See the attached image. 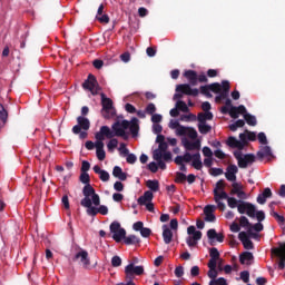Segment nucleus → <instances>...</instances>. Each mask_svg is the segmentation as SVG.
Returning <instances> with one entry per match:
<instances>
[{"instance_id":"1","label":"nucleus","mask_w":285,"mask_h":285,"mask_svg":"<svg viewBox=\"0 0 285 285\" xmlns=\"http://www.w3.org/2000/svg\"><path fill=\"white\" fill-rule=\"evenodd\" d=\"M130 130L132 137H137L139 135V119L136 117L131 118V120H116L111 128L108 126H101L100 130L95 134L96 141V155L99 161H104L106 159V150H104V140L112 139V137H121L127 141L130 137V134L126 130Z\"/></svg>"},{"instance_id":"2","label":"nucleus","mask_w":285,"mask_h":285,"mask_svg":"<svg viewBox=\"0 0 285 285\" xmlns=\"http://www.w3.org/2000/svg\"><path fill=\"white\" fill-rule=\"evenodd\" d=\"M80 206L87 208V215L90 217H96V215H108V207L101 205V198L99 194L95 193L92 189L87 191L86 198L80 200Z\"/></svg>"},{"instance_id":"3","label":"nucleus","mask_w":285,"mask_h":285,"mask_svg":"<svg viewBox=\"0 0 285 285\" xmlns=\"http://www.w3.org/2000/svg\"><path fill=\"white\" fill-rule=\"evenodd\" d=\"M184 77L189 81V83H183L176 86V92H180L181 95H187L188 97H198L199 89H191L190 86H197V71L195 70H186L184 72Z\"/></svg>"},{"instance_id":"4","label":"nucleus","mask_w":285,"mask_h":285,"mask_svg":"<svg viewBox=\"0 0 285 285\" xmlns=\"http://www.w3.org/2000/svg\"><path fill=\"white\" fill-rule=\"evenodd\" d=\"M101 97V115L105 119H110L115 117V109L112 107V99L106 97V94H100Z\"/></svg>"},{"instance_id":"5","label":"nucleus","mask_w":285,"mask_h":285,"mask_svg":"<svg viewBox=\"0 0 285 285\" xmlns=\"http://www.w3.org/2000/svg\"><path fill=\"white\" fill-rule=\"evenodd\" d=\"M274 257L278 258V269L284 271L285 268V243H277L276 247L271 249Z\"/></svg>"},{"instance_id":"6","label":"nucleus","mask_w":285,"mask_h":285,"mask_svg":"<svg viewBox=\"0 0 285 285\" xmlns=\"http://www.w3.org/2000/svg\"><path fill=\"white\" fill-rule=\"evenodd\" d=\"M72 262H78V264H80L82 268L88 271L90 268V256L88 255V250L86 249L78 250L73 255Z\"/></svg>"},{"instance_id":"7","label":"nucleus","mask_w":285,"mask_h":285,"mask_svg":"<svg viewBox=\"0 0 285 285\" xmlns=\"http://www.w3.org/2000/svg\"><path fill=\"white\" fill-rule=\"evenodd\" d=\"M82 88L85 90H89L91 95H99V82L97 81V77L95 75L89 73L87 80L82 83Z\"/></svg>"},{"instance_id":"8","label":"nucleus","mask_w":285,"mask_h":285,"mask_svg":"<svg viewBox=\"0 0 285 285\" xmlns=\"http://www.w3.org/2000/svg\"><path fill=\"white\" fill-rule=\"evenodd\" d=\"M110 233H112V239L118 244L121 239L126 238V229L121 228L119 222H112L109 226Z\"/></svg>"},{"instance_id":"9","label":"nucleus","mask_w":285,"mask_h":285,"mask_svg":"<svg viewBox=\"0 0 285 285\" xmlns=\"http://www.w3.org/2000/svg\"><path fill=\"white\" fill-rule=\"evenodd\" d=\"M237 210L239 215H245L246 213L247 217L255 218L256 207L252 203L239 200Z\"/></svg>"},{"instance_id":"10","label":"nucleus","mask_w":285,"mask_h":285,"mask_svg":"<svg viewBox=\"0 0 285 285\" xmlns=\"http://www.w3.org/2000/svg\"><path fill=\"white\" fill-rule=\"evenodd\" d=\"M234 157L238 161L240 168H248V164H255V156L253 154H246L242 156V151L234 153Z\"/></svg>"},{"instance_id":"11","label":"nucleus","mask_w":285,"mask_h":285,"mask_svg":"<svg viewBox=\"0 0 285 285\" xmlns=\"http://www.w3.org/2000/svg\"><path fill=\"white\" fill-rule=\"evenodd\" d=\"M187 233L189 235H193V236H188L186 239V243L189 246V248H193L197 244V242L202 239V232L197 230L195 226L191 225L187 228Z\"/></svg>"},{"instance_id":"12","label":"nucleus","mask_w":285,"mask_h":285,"mask_svg":"<svg viewBox=\"0 0 285 285\" xmlns=\"http://www.w3.org/2000/svg\"><path fill=\"white\" fill-rule=\"evenodd\" d=\"M77 124L72 127L73 135H79L81 130H90V120L83 116L77 117Z\"/></svg>"},{"instance_id":"13","label":"nucleus","mask_w":285,"mask_h":285,"mask_svg":"<svg viewBox=\"0 0 285 285\" xmlns=\"http://www.w3.org/2000/svg\"><path fill=\"white\" fill-rule=\"evenodd\" d=\"M79 181L81 184H85V186L82 188L83 199H86V195L88 194V191L90 193V190H94V193H97V191H95V187H92V185H90V175L88 173L81 171Z\"/></svg>"},{"instance_id":"14","label":"nucleus","mask_w":285,"mask_h":285,"mask_svg":"<svg viewBox=\"0 0 285 285\" xmlns=\"http://www.w3.org/2000/svg\"><path fill=\"white\" fill-rule=\"evenodd\" d=\"M237 173H239L237 165H228L225 173L227 181H237Z\"/></svg>"},{"instance_id":"15","label":"nucleus","mask_w":285,"mask_h":285,"mask_svg":"<svg viewBox=\"0 0 285 285\" xmlns=\"http://www.w3.org/2000/svg\"><path fill=\"white\" fill-rule=\"evenodd\" d=\"M238 239H239V242H242V244L246 250H253V248H255L253 240H250V238L248 237V234L246 232H240L238 234Z\"/></svg>"},{"instance_id":"16","label":"nucleus","mask_w":285,"mask_h":285,"mask_svg":"<svg viewBox=\"0 0 285 285\" xmlns=\"http://www.w3.org/2000/svg\"><path fill=\"white\" fill-rule=\"evenodd\" d=\"M269 197H273V191L271 188L266 187L263 193L257 196L256 202L257 204L264 205Z\"/></svg>"},{"instance_id":"17","label":"nucleus","mask_w":285,"mask_h":285,"mask_svg":"<svg viewBox=\"0 0 285 285\" xmlns=\"http://www.w3.org/2000/svg\"><path fill=\"white\" fill-rule=\"evenodd\" d=\"M154 197L155 195L153 194V191L150 190L145 191L144 195L138 198L139 206H146V204H149L150 202H153Z\"/></svg>"},{"instance_id":"18","label":"nucleus","mask_w":285,"mask_h":285,"mask_svg":"<svg viewBox=\"0 0 285 285\" xmlns=\"http://www.w3.org/2000/svg\"><path fill=\"white\" fill-rule=\"evenodd\" d=\"M112 176L116 177V179H119L120 181H126L128 179V174L124 173V169L119 166H115L112 169Z\"/></svg>"},{"instance_id":"19","label":"nucleus","mask_w":285,"mask_h":285,"mask_svg":"<svg viewBox=\"0 0 285 285\" xmlns=\"http://www.w3.org/2000/svg\"><path fill=\"white\" fill-rule=\"evenodd\" d=\"M226 144L229 146V148H238V150H244V144L237 140V138L234 136H229Z\"/></svg>"},{"instance_id":"20","label":"nucleus","mask_w":285,"mask_h":285,"mask_svg":"<svg viewBox=\"0 0 285 285\" xmlns=\"http://www.w3.org/2000/svg\"><path fill=\"white\" fill-rule=\"evenodd\" d=\"M191 166L195 168V170H202V168H204V164L202 163V154H199V151L193 155Z\"/></svg>"},{"instance_id":"21","label":"nucleus","mask_w":285,"mask_h":285,"mask_svg":"<svg viewBox=\"0 0 285 285\" xmlns=\"http://www.w3.org/2000/svg\"><path fill=\"white\" fill-rule=\"evenodd\" d=\"M163 238L165 244H170V242H173V230L168 225H163Z\"/></svg>"},{"instance_id":"22","label":"nucleus","mask_w":285,"mask_h":285,"mask_svg":"<svg viewBox=\"0 0 285 285\" xmlns=\"http://www.w3.org/2000/svg\"><path fill=\"white\" fill-rule=\"evenodd\" d=\"M184 147L186 150H200L202 149V141L196 140V141H190V140H185L184 141Z\"/></svg>"},{"instance_id":"23","label":"nucleus","mask_w":285,"mask_h":285,"mask_svg":"<svg viewBox=\"0 0 285 285\" xmlns=\"http://www.w3.org/2000/svg\"><path fill=\"white\" fill-rule=\"evenodd\" d=\"M256 157L258 159H264L265 157H273V150L268 146H264L257 151Z\"/></svg>"},{"instance_id":"24","label":"nucleus","mask_w":285,"mask_h":285,"mask_svg":"<svg viewBox=\"0 0 285 285\" xmlns=\"http://www.w3.org/2000/svg\"><path fill=\"white\" fill-rule=\"evenodd\" d=\"M207 266L209 268L207 272V277H209L212 281L217 279V275H219V272L217 271V264L208 263Z\"/></svg>"},{"instance_id":"25","label":"nucleus","mask_w":285,"mask_h":285,"mask_svg":"<svg viewBox=\"0 0 285 285\" xmlns=\"http://www.w3.org/2000/svg\"><path fill=\"white\" fill-rule=\"evenodd\" d=\"M255 257L253 256V253L250 252H244L239 255V262L240 264H247L249 266L250 262H253Z\"/></svg>"},{"instance_id":"26","label":"nucleus","mask_w":285,"mask_h":285,"mask_svg":"<svg viewBox=\"0 0 285 285\" xmlns=\"http://www.w3.org/2000/svg\"><path fill=\"white\" fill-rule=\"evenodd\" d=\"M218 94L220 99H228V92H230V82L228 80H223V89Z\"/></svg>"},{"instance_id":"27","label":"nucleus","mask_w":285,"mask_h":285,"mask_svg":"<svg viewBox=\"0 0 285 285\" xmlns=\"http://www.w3.org/2000/svg\"><path fill=\"white\" fill-rule=\"evenodd\" d=\"M207 237L208 239H216L219 244L224 242V234H217V230L215 229H208Z\"/></svg>"},{"instance_id":"28","label":"nucleus","mask_w":285,"mask_h":285,"mask_svg":"<svg viewBox=\"0 0 285 285\" xmlns=\"http://www.w3.org/2000/svg\"><path fill=\"white\" fill-rule=\"evenodd\" d=\"M175 164H190V161H193V155H190V153H185L184 156H177L174 159Z\"/></svg>"},{"instance_id":"29","label":"nucleus","mask_w":285,"mask_h":285,"mask_svg":"<svg viewBox=\"0 0 285 285\" xmlns=\"http://www.w3.org/2000/svg\"><path fill=\"white\" fill-rule=\"evenodd\" d=\"M197 119H198V124H206V121H213V112L210 111H205V114L200 112L198 114Z\"/></svg>"},{"instance_id":"30","label":"nucleus","mask_w":285,"mask_h":285,"mask_svg":"<svg viewBox=\"0 0 285 285\" xmlns=\"http://www.w3.org/2000/svg\"><path fill=\"white\" fill-rule=\"evenodd\" d=\"M126 268H130L132 275H144V266H135V263H130L126 266Z\"/></svg>"},{"instance_id":"31","label":"nucleus","mask_w":285,"mask_h":285,"mask_svg":"<svg viewBox=\"0 0 285 285\" xmlns=\"http://www.w3.org/2000/svg\"><path fill=\"white\" fill-rule=\"evenodd\" d=\"M209 256H210V259L208 264H217V261L219 259V250L217 249V247L210 248Z\"/></svg>"},{"instance_id":"32","label":"nucleus","mask_w":285,"mask_h":285,"mask_svg":"<svg viewBox=\"0 0 285 285\" xmlns=\"http://www.w3.org/2000/svg\"><path fill=\"white\" fill-rule=\"evenodd\" d=\"M146 186L147 188H149V190H151V193H158L159 190V180L154 179V180H147L146 181Z\"/></svg>"},{"instance_id":"33","label":"nucleus","mask_w":285,"mask_h":285,"mask_svg":"<svg viewBox=\"0 0 285 285\" xmlns=\"http://www.w3.org/2000/svg\"><path fill=\"white\" fill-rule=\"evenodd\" d=\"M124 242L127 246H132L135 244H139V242L141 240L136 235H129V236L125 235Z\"/></svg>"},{"instance_id":"34","label":"nucleus","mask_w":285,"mask_h":285,"mask_svg":"<svg viewBox=\"0 0 285 285\" xmlns=\"http://www.w3.org/2000/svg\"><path fill=\"white\" fill-rule=\"evenodd\" d=\"M110 139L107 144V148L109 153H115V148H117L119 146V140H117V138L112 137V138H107Z\"/></svg>"},{"instance_id":"35","label":"nucleus","mask_w":285,"mask_h":285,"mask_svg":"<svg viewBox=\"0 0 285 285\" xmlns=\"http://www.w3.org/2000/svg\"><path fill=\"white\" fill-rule=\"evenodd\" d=\"M210 130H213V127H210L206 122L198 124V131L200 132V135H208V132H210Z\"/></svg>"},{"instance_id":"36","label":"nucleus","mask_w":285,"mask_h":285,"mask_svg":"<svg viewBox=\"0 0 285 285\" xmlns=\"http://www.w3.org/2000/svg\"><path fill=\"white\" fill-rule=\"evenodd\" d=\"M222 199H228V194L226 191L214 190V202L219 203Z\"/></svg>"},{"instance_id":"37","label":"nucleus","mask_w":285,"mask_h":285,"mask_svg":"<svg viewBox=\"0 0 285 285\" xmlns=\"http://www.w3.org/2000/svg\"><path fill=\"white\" fill-rule=\"evenodd\" d=\"M244 126H246V122L242 119H238L235 121V124L229 125V130H232V132H235L238 128H244Z\"/></svg>"},{"instance_id":"38","label":"nucleus","mask_w":285,"mask_h":285,"mask_svg":"<svg viewBox=\"0 0 285 285\" xmlns=\"http://www.w3.org/2000/svg\"><path fill=\"white\" fill-rule=\"evenodd\" d=\"M167 150H168V142H160L158 145V149L154 150L153 155L157 153L158 155H160V157H163L164 153H166Z\"/></svg>"},{"instance_id":"39","label":"nucleus","mask_w":285,"mask_h":285,"mask_svg":"<svg viewBox=\"0 0 285 285\" xmlns=\"http://www.w3.org/2000/svg\"><path fill=\"white\" fill-rule=\"evenodd\" d=\"M244 119L248 126H257V118L250 114H245Z\"/></svg>"},{"instance_id":"40","label":"nucleus","mask_w":285,"mask_h":285,"mask_svg":"<svg viewBox=\"0 0 285 285\" xmlns=\"http://www.w3.org/2000/svg\"><path fill=\"white\" fill-rule=\"evenodd\" d=\"M208 86H209L210 92H215V95H219V92H222L223 90V85H220L219 82H213Z\"/></svg>"},{"instance_id":"41","label":"nucleus","mask_w":285,"mask_h":285,"mask_svg":"<svg viewBox=\"0 0 285 285\" xmlns=\"http://www.w3.org/2000/svg\"><path fill=\"white\" fill-rule=\"evenodd\" d=\"M153 157H154L155 161H157L160 170H166V163H164V160H161V155L156 153L155 155H153Z\"/></svg>"},{"instance_id":"42","label":"nucleus","mask_w":285,"mask_h":285,"mask_svg":"<svg viewBox=\"0 0 285 285\" xmlns=\"http://www.w3.org/2000/svg\"><path fill=\"white\" fill-rule=\"evenodd\" d=\"M239 225L243 228H253V224H250V220H248L246 216H240Z\"/></svg>"},{"instance_id":"43","label":"nucleus","mask_w":285,"mask_h":285,"mask_svg":"<svg viewBox=\"0 0 285 285\" xmlns=\"http://www.w3.org/2000/svg\"><path fill=\"white\" fill-rule=\"evenodd\" d=\"M0 120L2 121V124H6L8 121V110H6V107H3L0 104Z\"/></svg>"},{"instance_id":"44","label":"nucleus","mask_w":285,"mask_h":285,"mask_svg":"<svg viewBox=\"0 0 285 285\" xmlns=\"http://www.w3.org/2000/svg\"><path fill=\"white\" fill-rule=\"evenodd\" d=\"M244 187L242 186V184L239 183H233L232 184V190L229 193V195H237L238 193H240V190L243 189Z\"/></svg>"},{"instance_id":"45","label":"nucleus","mask_w":285,"mask_h":285,"mask_svg":"<svg viewBox=\"0 0 285 285\" xmlns=\"http://www.w3.org/2000/svg\"><path fill=\"white\" fill-rule=\"evenodd\" d=\"M227 205L229 208H237V206H239V200L235 197L227 196Z\"/></svg>"},{"instance_id":"46","label":"nucleus","mask_w":285,"mask_h":285,"mask_svg":"<svg viewBox=\"0 0 285 285\" xmlns=\"http://www.w3.org/2000/svg\"><path fill=\"white\" fill-rule=\"evenodd\" d=\"M200 92L208 99L213 98V94H210V87L208 85L200 86Z\"/></svg>"},{"instance_id":"47","label":"nucleus","mask_w":285,"mask_h":285,"mask_svg":"<svg viewBox=\"0 0 285 285\" xmlns=\"http://www.w3.org/2000/svg\"><path fill=\"white\" fill-rule=\"evenodd\" d=\"M145 112L146 115H151L154 116L155 112H157V107L155 106V104L150 102L147 105V107L145 108Z\"/></svg>"},{"instance_id":"48","label":"nucleus","mask_w":285,"mask_h":285,"mask_svg":"<svg viewBox=\"0 0 285 285\" xmlns=\"http://www.w3.org/2000/svg\"><path fill=\"white\" fill-rule=\"evenodd\" d=\"M225 188H226V181H224V179H220L216 183L214 190H216V193H219V190H220V193H223V191H225L224 190Z\"/></svg>"},{"instance_id":"49","label":"nucleus","mask_w":285,"mask_h":285,"mask_svg":"<svg viewBox=\"0 0 285 285\" xmlns=\"http://www.w3.org/2000/svg\"><path fill=\"white\" fill-rule=\"evenodd\" d=\"M176 108H178V110H180L181 112H188V105H186L183 100H178L176 102Z\"/></svg>"},{"instance_id":"50","label":"nucleus","mask_w":285,"mask_h":285,"mask_svg":"<svg viewBox=\"0 0 285 285\" xmlns=\"http://www.w3.org/2000/svg\"><path fill=\"white\" fill-rule=\"evenodd\" d=\"M186 179H187L186 174H184L181 171L176 173V179H175L176 184H184V181H186Z\"/></svg>"},{"instance_id":"51","label":"nucleus","mask_w":285,"mask_h":285,"mask_svg":"<svg viewBox=\"0 0 285 285\" xmlns=\"http://www.w3.org/2000/svg\"><path fill=\"white\" fill-rule=\"evenodd\" d=\"M209 175H212L213 177H219V175H224V169L217 168V167H213L209 170Z\"/></svg>"},{"instance_id":"52","label":"nucleus","mask_w":285,"mask_h":285,"mask_svg":"<svg viewBox=\"0 0 285 285\" xmlns=\"http://www.w3.org/2000/svg\"><path fill=\"white\" fill-rule=\"evenodd\" d=\"M272 217H274V219H276V222L281 225L285 224V218L282 215H278L277 212H271Z\"/></svg>"},{"instance_id":"53","label":"nucleus","mask_w":285,"mask_h":285,"mask_svg":"<svg viewBox=\"0 0 285 285\" xmlns=\"http://www.w3.org/2000/svg\"><path fill=\"white\" fill-rule=\"evenodd\" d=\"M240 279L245 283L248 284L250 282V273L248 271H243L240 272Z\"/></svg>"},{"instance_id":"54","label":"nucleus","mask_w":285,"mask_h":285,"mask_svg":"<svg viewBox=\"0 0 285 285\" xmlns=\"http://www.w3.org/2000/svg\"><path fill=\"white\" fill-rule=\"evenodd\" d=\"M209 285H228V283L226 282V278L219 277L214 281H210Z\"/></svg>"},{"instance_id":"55","label":"nucleus","mask_w":285,"mask_h":285,"mask_svg":"<svg viewBox=\"0 0 285 285\" xmlns=\"http://www.w3.org/2000/svg\"><path fill=\"white\" fill-rule=\"evenodd\" d=\"M111 266H112L114 268H119V266H121V257H119V256H114V257L111 258Z\"/></svg>"},{"instance_id":"56","label":"nucleus","mask_w":285,"mask_h":285,"mask_svg":"<svg viewBox=\"0 0 285 285\" xmlns=\"http://www.w3.org/2000/svg\"><path fill=\"white\" fill-rule=\"evenodd\" d=\"M96 19L99 21V23H110V17L108 14H101V16H96Z\"/></svg>"},{"instance_id":"57","label":"nucleus","mask_w":285,"mask_h":285,"mask_svg":"<svg viewBox=\"0 0 285 285\" xmlns=\"http://www.w3.org/2000/svg\"><path fill=\"white\" fill-rule=\"evenodd\" d=\"M229 116L232 119H239V111L237 110V107L229 108Z\"/></svg>"},{"instance_id":"58","label":"nucleus","mask_w":285,"mask_h":285,"mask_svg":"<svg viewBox=\"0 0 285 285\" xmlns=\"http://www.w3.org/2000/svg\"><path fill=\"white\" fill-rule=\"evenodd\" d=\"M125 274L127 282H132L135 279V274H132L130 267H125Z\"/></svg>"},{"instance_id":"59","label":"nucleus","mask_w":285,"mask_h":285,"mask_svg":"<svg viewBox=\"0 0 285 285\" xmlns=\"http://www.w3.org/2000/svg\"><path fill=\"white\" fill-rule=\"evenodd\" d=\"M255 217L258 223H262L264 222V219H266V214L264 213V210H258V212H255Z\"/></svg>"},{"instance_id":"60","label":"nucleus","mask_w":285,"mask_h":285,"mask_svg":"<svg viewBox=\"0 0 285 285\" xmlns=\"http://www.w3.org/2000/svg\"><path fill=\"white\" fill-rule=\"evenodd\" d=\"M187 137H189V139H197V130L195 128H188Z\"/></svg>"},{"instance_id":"61","label":"nucleus","mask_w":285,"mask_h":285,"mask_svg":"<svg viewBox=\"0 0 285 285\" xmlns=\"http://www.w3.org/2000/svg\"><path fill=\"white\" fill-rule=\"evenodd\" d=\"M258 141H259V144H263L264 146H266V144H268V139L266 138V134L261 131L258 134Z\"/></svg>"},{"instance_id":"62","label":"nucleus","mask_w":285,"mask_h":285,"mask_svg":"<svg viewBox=\"0 0 285 285\" xmlns=\"http://www.w3.org/2000/svg\"><path fill=\"white\" fill-rule=\"evenodd\" d=\"M175 276L176 277H184V266L179 265L175 268Z\"/></svg>"},{"instance_id":"63","label":"nucleus","mask_w":285,"mask_h":285,"mask_svg":"<svg viewBox=\"0 0 285 285\" xmlns=\"http://www.w3.org/2000/svg\"><path fill=\"white\" fill-rule=\"evenodd\" d=\"M81 173H88V170H90V163L87 160H83L81 163V168H80Z\"/></svg>"},{"instance_id":"64","label":"nucleus","mask_w":285,"mask_h":285,"mask_svg":"<svg viewBox=\"0 0 285 285\" xmlns=\"http://www.w3.org/2000/svg\"><path fill=\"white\" fill-rule=\"evenodd\" d=\"M161 119H164V118H163V116L159 115V114H154V115L151 116V121H153V124H161Z\"/></svg>"}]
</instances>
